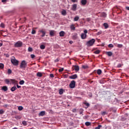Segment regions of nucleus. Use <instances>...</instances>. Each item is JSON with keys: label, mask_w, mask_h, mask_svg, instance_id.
Wrapping results in <instances>:
<instances>
[{"label": "nucleus", "mask_w": 129, "mask_h": 129, "mask_svg": "<svg viewBox=\"0 0 129 129\" xmlns=\"http://www.w3.org/2000/svg\"><path fill=\"white\" fill-rule=\"evenodd\" d=\"M27 66H28V62L26 60H23L20 63V68L21 69H26Z\"/></svg>", "instance_id": "1"}, {"label": "nucleus", "mask_w": 129, "mask_h": 129, "mask_svg": "<svg viewBox=\"0 0 129 129\" xmlns=\"http://www.w3.org/2000/svg\"><path fill=\"white\" fill-rule=\"evenodd\" d=\"M95 43V39L93 38L91 40L88 41L86 43V45L88 46V47H91V46H93Z\"/></svg>", "instance_id": "2"}, {"label": "nucleus", "mask_w": 129, "mask_h": 129, "mask_svg": "<svg viewBox=\"0 0 129 129\" xmlns=\"http://www.w3.org/2000/svg\"><path fill=\"white\" fill-rule=\"evenodd\" d=\"M23 46V42L18 41L14 44L15 48H21Z\"/></svg>", "instance_id": "3"}, {"label": "nucleus", "mask_w": 129, "mask_h": 129, "mask_svg": "<svg viewBox=\"0 0 129 129\" xmlns=\"http://www.w3.org/2000/svg\"><path fill=\"white\" fill-rule=\"evenodd\" d=\"M76 84V82L75 81L73 80L71 82V83L69 85V87L71 89H73L75 88V85Z\"/></svg>", "instance_id": "4"}, {"label": "nucleus", "mask_w": 129, "mask_h": 129, "mask_svg": "<svg viewBox=\"0 0 129 129\" xmlns=\"http://www.w3.org/2000/svg\"><path fill=\"white\" fill-rule=\"evenodd\" d=\"M11 63H12L14 66H18V65H19V60L16 59H12Z\"/></svg>", "instance_id": "5"}, {"label": "nucleus", "mask_w": 129, "mask_h": 129, "mask_svg": "<svg viewBox=\"0 0 129 129\" xmlns=\"http://www.w3.org/2000/svg\"><path fill=\"white\" fill-rule=\"evenodd\" d=\"M71 10L73 12H76L77 11V4H74L72 6Z\"/></svg>", "instance_id": "6"}, {"label": "nucleus", "mask_w": 129, "mask_h": 129, "mask_svg": "<svg viewBox=\"0 0 129 129\" xmlns=\"http://www.w3.org/2000/svg\"><path fill=\"white\" fill-rule=\"evenodd\" d=\"M76 78H78V76H77V74H75L70 76V79H76Z\"/></svg>", "instance_id": "7"}, {"label": "nucleus", "mask_w": 129, "mask_h": 129, "mask_svg": "<svg viewBox=\"0 0 129 129\" xmlns=\"http://www.w3.org/2000/svg\"><path fill=\"white\" fill-rule=\"evenodd\" d=\"M78 38V34L77 33H75L73 36H72V39L73 40H77Z\"/></svg>", "instance_id": "8"}, {"label": "nucleus", "mask_w": 129, "mask_h": 129, "mask_svg": "<svg viewBox=\"0 0 129 129\" xmlns=\"http://www.w3.org/2000/svg\"><path fill=\"white\" fill-rule=\"evenodd\" d=\"M54 32H55V31L54 30L49 31V36L50 37H54V35H55V33H54Z\"/></svg>", "instance_id": "9"}, {"label": "nucleus", "mask_w": 129, "mask_h": 129, "mask_svg": "<svg viewBox=\"0 0 129 129\" xmlns=\"http://www.w3.org/2000/svg\"><path fill=\"white\" fill-rule=\"evenodd\" d=\"M81 4L82 6H85L87 4V0H81Z\"/></svg>", "instance_id": "10"}, {"label": "nucleus", "mask_w": 129, "mask_h": 129, "mask_svg": "<svg viewBox=\"0 0 129 129\" xmlns=\"http://www.w3.org/2000/svg\"><path fill=\"white\" fill-rule=\"evenodd\" d=\"M40 33H41L42 34L41 35V37L43 38L44 36L46 35V32L43 30H40Z\"/></svg>", "instance_id": "11"}, {"label": "nucleus", "mask_w": 129, "mask_h": 129, "mask_svg": "<svg viewBox=\"0 0 129 129\" xmlns=\"http://www.w3.org/2000/svg\"><path fill=\"white\" fill-rule=\"evenodd\" d=\"M81 37V39H82L83 40H84V39H86V37H87V35L84 33H82Z\"/></svg>", "instance_id": "12"}, {"label": "nucleus", "mask_w": 129, "mask_h": 129, "mask_svg": "<svg viewBox=\"0 0 129 129\" xmlns=\"http://www.w3.org/2000/svg\"><path fill=\"white\" fill-rule=\"evenodd\" d=\"M15 118L17 119V120H19V119H21L22 118V115H16L15 116Z\"/></svg>", "instance_id": "13"}, {"label": "nucleus", "mask_w": 129, "mask_h": 129, "mask_svg": "<svg viewBox=\"0 0 129 129\" xmlns=\"http://www.w3.org/2000/svg\"><path fill=\"white\" fill-rule=\"evenodd\" d=\"M2 90H3L5 92H6V91H8V87L7 86H3L2 88Z\"/></svg>", "instance_id": "14"}, {"label": "nucleus", "mask_w": 129, "mask_h": 129, "mask_svg": "<svg viewBox=\"0 0 129 129\" xmlns=\"http://www.w3.org/2000/svg\"><path fill=\"white\" fill-rule=\"evenodd\" d=\"M64 35H65V32L61 31L59 32V37H64Z\"/></svg>", "instance_id": "15"}, {"label": "nucleus", "mask_w": 129, "mask_h": 129, "mask_svg": "<svg viewBox=\"0 0 129 129\" xmlns=\"http://www.w3.org/2000/svg\"><path fill=\"white\" fill-rule=\"evenodd\" d=\"M74 67H75V71H77V72H78V71H79V66L75 65V66H74Z\"/></svg>", "instance_id": "16"}, {"label": "nucleus", "mask_w": 129, "mask_h": 129, "mask_svg": "<svg viewBox=\"0 0 129 129\" xmlns=\"http://www.w3.org/2000/svg\"><path fill=\"white\" fill-rule=\"evenodd\" d=\"M103 25L104 27V29H106L107 28H108V27H109V26L108 25V24L106 23H104Z\"/></svg>", "instance_id": "17"}, {"label": "nucleus", "mask_w": 129, "mask_h": 129, "mask_svg": "<svg viewBox=\"0 0 129 129\" xmlns=\"http://www.w3.org/2000/svg\"><path fill=\"white\" fill-rule=\"evenodd\" d=\"M106 54H107V56H108L109 57H111V55H112V52H111V51H107L106 52Z\"/></svg>", "instance_id": "18"}, {"label": "nucleus", "mask_w": 129, "mask_h": 129, "mask_svg": "<svg viewBox=\"0 0 129 129\" xmlns=\"http://www.w3.org/2000/svg\"><path fill=\"white\" fill-rule=\"evenodd\" d=\"M45 111H42L39 113V115H40V116H44V115H45Z\"/></svg>", "instance_id": "19"}, {"label": "nucleus", "mask_w": 129, "mask_h": 129, "mask_svg": "<svg viewBox=\"0 0 129 129\" xmlns=\"http://www.w3.org/2000/svg\"><path fill=\"white\" fill-rule=\"evenodd\" d=\"M102 73V71H101V70L98 69L97 70V74H98V75H100Z\"/></svg>", "instance_id": "20"}, {"label": "nucleus", "mask_w": 129, "mask_h": 129, "mask_svg": "<svg viewBox=\"0 0 129 129\" xmlns=\"http://www.w3.org/2000/svg\"><path fill=\"white\" fill-rule=\"evenodd\" d=\"M11 90L12 91V92H14V91L17 90V87H16V86H14L12 88H11Z\"/></svg>", "instance_id": "21"}, {"label": "nucleus", "mask_w": 129, "mask_h": 129, "mask_svg": "<svg viewBox=\"0 0 129 129\" xmlns=\"http://www.w3.org/2000/svg\"><path fill=\"white\" fill-rule=\"evenodd\" d=\"M63 92H64V90H63V89H60L59 90V94L60 95H62Z\"/></svg>", "instance_id": "22"}, {"label": "nucleus", "mask_w": 129, "mask_h": 129, "mask_svg": "<svg viewBox=\"0 0 129 129\" xmlns=\"http://www.w3.org/2000/svg\"><path fill=\"white\" fill-rule=\"evenodd\" d=\"M61 15L62 16H66V15H67L66 10H62V11H61Z\"/></svg>", "instance_id": "23"}, {"label": "nucleus", "mask_w": 129, "mask_h": 129, "mask_svg": "<svg viewBox=\"0 0 129 129\" xmlns=\"http://www.w3.org/2000/svg\"><path fill=\"white\" fill-rule=\"evenodd\" d=\"M125 119H126V118L125 116H121V118H120L121 121H124Z\"/></svg>", "instance_id": "24"}, {"label": "nucleus", "mask_w": 129, "mask_h": 129, "mask_svg": "<svg viewBox=\"0 0 129 129\" xmlns=\"http://www.w3.org/2000/svg\"><path fill=\"white\" fill-rule=\"evenodd\" d=\"M82 68H83V69H88V68H89V67L87 65H83Z\"/></svg>", "instance_id": "25"}, {"label": "nucleus", "mask_w": 129, "mask_h": 129, "mask_svg": "<svg viewBox=\"0 0 129 129\" xmlns=\"http://www.w3.org/2000/svg\"><path fill=\"white\" fill-rule=\"evenodd\" d=\"M5 81L6 84H10V83L11 82L10 80L8 79H5Z\"/></svg>", "instance_id": "26"}, {"label": "nucleus", "mask_w": 129, "mask_h": 129, "mask_svg": "<svg viewBox=\"0 0 129 129\" xmlns=\"http://www.w3.org/2000/svg\"><path fill=\"white\" fill-rule=\"evenodd\" d=\"M40 48L41 49V50H44V49L46 48V46L44 44H42L40 46Z\"/></svg>", "instance_id": "27"}, {"label": "nucleus", "mask_w": 129, "mask_h": 129, "mask_svg": "<svg viewBox=\"0 0 129 129\" xmlns=\"http://www.w3.org/2000/svg\"><path fill=\"white\" fill-rule=\"evenodd\" d=\"M24 109V107L22 106H18V110H19L20 111H21V110H23V109Z\"/></svg>", "instance_id": "28"}, {"label": "nucleus", "mask_w": 129, "mask_h": 129, "mask_svg": "<svg viewBox=\"0 0 129 129\" xmlns=\"http://www.w3.org/2000/svg\"><path fill=\"white\" fill-rule=\"evenodd\" d=\"M5 65L3 63H0V69H4Z\"/></svg>", "instance_id": "29"}, {"label": "nucleus", "mask_w": 129, "mask_h": 129, "mask_svg": "<svg viewBox=\"0 0 129 129\" xmlns=\"http://www.w3.org/2000/svg\"><path fill=\"white\" fill-rule=\"evenodd\" d=\"M91 125V122H85V125H86L87 126H89V125Z\"/></svg>", "instance_id": "30"}, {"label": "nucleus", "mask_w": 129, "mask_h": 129, "mask_svg": "<svg viewBox=\"0 0 129 129\" xmlns=\"http://www.w3.org/2000/svg\"><path fill=\"white\" fill-rule=\"evenodd\" d=\"M74 21L75 22H77V21H78V20H79V17L78 16H76L75 18H74Z\"/></svg>", "instance_id": "31"}, {"label": "nucleus", "mask_w": 129, "mask_h": 129, "mask_svg": "<svg viewBox=\"0 0 129 129\" xmlns=\"http://www.w3.org/2000/svg\"><path fill=\"white\" fill-rule=\"evenodd\" d=\"M37 76H38V77H42V75L40 72H38L37 73Z\"/></svg>", "instance_id": "32"}, {"label": "nucleus", "mask_w": 129, "mask_h": 129, "mask_svg": "<svg viewBox=\"0 0 129 129\" xmlns=\"http://www.w3.org/2000/svg\"><path fill=\"white\" fill-rule=\"evenodd\" d=\"M94 54H99V53H100V50L99 49H98L97 50H95L94 52Z\"/></svg>", "instance_id": "33"}, {"label": "nucleus", "mask_w": 129, "mask_h": 129, "mask_svg": "<svg viewBox=\"0 0 129 129\" xmlns=\"http://www.w3.org/2000/svg\"><path fill=\"white\" fill-rule=\"evenodd\" d=\"M10 82H12L13 84L16 83V80L15 79H10Z\"/></svg>", "instance_id": "34"}, {"label": "nucleus", "mask_w": 129, "mask_h": 129, "mask_svg": "<svg viewBox=\"0 0 129 129\" xmlns=\"http://www.w3.org/2000/svg\"><path fill=\"white\" fill-rule=\"evenodd\" d=\"M8 75L12 74V70H11L10 69H9L8 70Z\"/></svg>", "instance_id": "35"}, {"label": "nucleus", "mask_w": 129, "mask_h": 129, "mask_svg": "<svg viewBox=\"0 0 129 129\" xmlns=\"http://www.w3.org/2000/svg\"><path fill=\"white\" fill-rule=\"evenodd\" d=\"M24 83H25V81H24V80H21L19 82V84L20 85H23V84H24Z\"/></svg>", "instance_id": "36"}, {"label": "nucleus", "mask_w": 129, "mask_h": 129, "mask_svg": "<svg viewBox=\"0 0 129 129\" xmlns=\"http://www.w3.org/2000/svg\"><path fill=\"white\" fill-rule=\"evenodd\" d=\"M71 30H73V31H75V26L74 25H72L71 26Z\"/></svg>", "instance_id": "37"}, {"label": "nucleus", "mask_w": 129, "mask_h": 129, "mask_svg": "<svg viewBox=\"0 0 129 129\" xmlns=\"http://www.w3.org/2000/svg\"><path fill=\"white\" fill-rule=\"evenodd\" d=\"M100 127H102V125L99 124L98 126L95 128V129H100Z\"/></svg>", "instance_id": "38"}, {"label": "nucleus", "mask_w": 129, "mask_h": 129, "mask_svg": "<svg viewBox=\"0 0 129 129\" xmlns=\"http://www.w3.org/2000/svg\"><path fill=\"white\" fill-rule=\"evenodd\" d=\"M84 104H85V105L87 106V107H89V106H90V104H89V103L85 102V103H84Z\"/></svg>", "instance_id": "39"}, {"label": "nucleus", "mask_w": 129, "mask_h": 129, "mask_svg": "<svg viewBox=\"0 0 129 129\" xmlns=\"http://www.w3.org/2000/svg\"><path fill=\"white\" fill-rule=\"evenodd\" d=\"M63 71H64V68H62L58 70V72H59V73H61V72H63Z\"/></svg>", "instance_id": "40"}, {"label": "nucleus", "mask_w": 129, "mask_h": 129, "mask_svg": "<svg viewBox=\"0 0 129 129\" xmlns=\"http://www.w3.org/2000/svg\"><path fill=\"white\" fill-rule=\"evenodd\" d=\"M122 46H123L122 44H118L117 45V47L118 48H122Z\"/></svg>", "instance_id": "41"}, {"label": "nucleus", "mask_w": 129, "mask_h": 129, "mask_svg": "<svg viewBox=\"0 0 129 129\" xmlns=\"http://www.w3.org/2000/svg\"><path fill=\"white\" fill-rule=\"evenodd\" d=\"M5 113V111L4 109H1L0 110V114H4Z\"/></svg>", "instance_id": "42"}, {"label": "nucleus", "mask_w": 129, "mask_h": 129, "mask_svg": "<svg viewBox=\"0 0 129 129\" xmlns=\"http://www.w3.org/2000/svg\"><path fill=\"white\" fill-rule=\"evenodd\" d=\"M108 48H113V44H109L108 45Z\"/></svg>", "instance_id": "43"}, {"label": "nucleus", "mask_w": 129, "mask_h": 129, "mask_svg": "<svg viewBox=\"0 0 129 129\" xmlns=\"http://www.w3.org/2000/svg\"><path fill=\"white\" fill-rule=\"evenodd\" d=\"M33 51V48L32 47H28V52H32Z\"/></svg>", "instance_id": "44"}, {"label": "nucleus", "mask_w": 129, "mask_h": 129, "mask_svg": "<svg viewBox=\"0 0 129 129\" xmlns=\"http://www.w3.org/2000/svg\"><path fill=\"white\" fill-rule=\"evenodd\" d=\"M101 16L103 17L104 18H105L106 17V14H105V13H103L101 14Z\"/></svg>", "instance_id": "45"}, {"label": "nucleus", "mask_w": 129, "mask_h": 129, "mask_svg": "<svg viewBox=\"0 0 129 129\" xmlns=\"http://www.w3.org/2000/svg\"><path fill=\"white\" fill-rule=\"evenodd\" d=\"M22 124H23V125H27V121H22Z\"/></svg>", "instance_id": "46"}, {"label": "nucleus", "mask_w": 129, "mask_h": 129, "mask_svg": "<svg viewBox=\"0 0 129 129\" xmlns=\"http://www.w3.org/2000/svg\"><path fill=\"white\" fill-rule=\"evenodd\" d=\"M31 34H32V35H35V34H36V30L33 29Z\"/></svg>", "instance_id": "47"}, {"label": "nucleus", "mask_w": 129, "mask_h": 129, "mask_svg": "<svg viewBox=\"0 0 129 129\" xmlns=\"http://www.w3.org/2000/svg\"><path fill=\"white\" fill-rule=\"evenodd\" d=\"M72 112L75 113L77 112V109H76V108L73 109L72 110Z\"/></svg>", "instance_id": "48"}, {"label": "nucleus", "mask_w": 129, "mask_h": 129, "mask_svg": "<svg viewBox=\"0 0 129 129\" xmlns=\"http://www.w3.org/2000/svg\"><path fill=\"white\" fill-rule=\"evenodd\" d=\"M30 57L32 58V59H34V58L36 57V55H35V54H31Z\"/></svg>", "instance_id": "49"}, {"label": "nucleus", "mask_w": 129, "mask_h": 129, "mask_svg": "<svg viewBox=\"0 0 129 129\" xmlns=\"http://www.w3.org/2000/svg\"><path fill=\"white\" fill-rule=\"evenodd\" d=\"M83 113V109L81 108L80 111V114H82Z\"/></svg>", "instance_id": "50"}, {"label": "nucleus", "mask_w": 129, "mask_h": 129, "mask_svg": "<svg viewBox=\"0 0 129 129\" xmlns=\"http://www.w3.org/2000/svg\"><path fill=\"white\" fill-rule=\"evenodd\" d=\"M1 28H5V24H4V23H1Z\"/></svg>", "instance_id": "51"}, {"label": "nucleus", "mask_w": 129, "mask_h": 129, "mask_svg": "<svg viewBox=\"0 0 129 129\" xmlns=\"http://www.w3.org/2000/svg\"><path fill=\"white\" fill-rule=\"evenodd\" d=\"M86 21H87V22H90V21H91V18H88L86 19Z\"/></svg>", "instance_id": "52"}, {"label": "nucleus", "mask_w": 129, "mask_h": 129, "mask_svg": "<svg viewBox=\"0 0 129 129\" xmlns=\"http://www.w3.org/2000/svg\"><path fill=\"white\" fill-rule=\"evenodd\" d=\"M72 3H78V0H71Z\"/></svg>", "instance_id": "53"}, {"label": "nucleus", "mask_w": 129, "mask_h": 129, "mask_svg": "<svg viewBox=\"0 0 129 129\" xmlns=\"http://www.w3.org/2000/svg\"><path fill=\"white\" fill-rule=\"evenodd\" d=\"M117 68H120V67H121V64L119 63L117 66Z\"/></svg>", "instance_id": "54"}, {"label": "nucleus", "mask_w": 129, "mask_h": 129, "mask_svg": "<svg viewBox=\"0 0 129 129\" xmlns=\"http://www.w3.org/2000/svg\"><path fill=\"white\" fill-rule=\"evenodd\" d=\"M106 113V111H103V112H102L101 114H102V115H105Z\"/></svg>", "instance_id": "55"}, {"label": "nucleus", "mask_w": 129, "mask_h": 129, "mask_svg": "<svg viewBox=\"0 0 129 129\" xmlns=\"http://www.w3.org/2000/svg\"><path fill=\"white\" fill-rule=\"evenodd\" d=\"M5 55L6 57H7V58H9V57H10V54H8V53L5 54Z\"/></svg>", "instance_id": "56"}, {"label": "nucleus", "mask_w": 129, "mask_h": 129, "mask_svg": "<svg viewBox=\"0 0 129 129\" xmlns=\"http://www.w3.org/2000/svg\"><path fill=\"white\" fill-rule=\"evenodd\" d=\"M58 61H59V59L58 58H57V59H55L54 61L56 63V62H58Z\"/></svg>", "instance_id": "57"}, {"label": "nucleus", "mask_w": 129, "mask_h": 129, "mask_svg": "<svg viewBox=\"0 0 129 129\" xmlns=\"http://www.w3.org/2000/svg\"><path fill=\"white\" fill-rule=\"evenodd\" d=\"M50 77H51V78H53L54 77V75L53 74H50Z\"/></svg>", "instance_id": "58"}, {"label": "nucleus", "mask_w": 129, "mask_h": 129, "mask_svg": "<svg viewBox=\"0 0 129 129\" xmlns=\"http://www.w3.org/2000/svg\"><path fill=\"white\" fill-rule=\"evenodd\" d=\"M84 34H86H86H87V30H85L84 31Z\"/></svg>", "instance_id": "59"}, {"label": "nucleus", "mask_w": 129, "mask_h": 129, "mask_svg": "<svg viewBox=\"0 0 129 129\" xmlns=\"http://www.w3.org/2000/svg\"><path fill=\"white\" fill-rule=\"evenodd\" d=\"M115 101H116V102H118V100L117 99V98H115Z\"/></svg>", "instance_id": "60"}, {"label": "nucleus", "mask_w": 129, "mask_h": 129, "mask_svg": "<svg viewBox=\"0 0 129 129\" xmlns=\"http://www.w3.org/2000/svg\"><path fill=\"white\" fill-rule=\"evenodd\" d=\"M69 43H70V44H73V41L70 40V41H69Z\"/></svg>", "instance_id": "61"}, {"label": "nucleus", "mask_w": 129, "mask_h": 129, "mask_svg": "<svg viewBox=\"0 0 129 129\" xmlns=\"http://www.w3.org/2000/svg\"><path fill=\"white\" fill-rule=\"evenodd\" d=\"M126 10H127V11H129V7H125Z\"/></svg>", "instance_id": "62"}, {"label": "nucleus", "mask_w": 129, "mask_h": 129, "mask_svg": "<svg viewBox=\"0 0 129 129\" xmlns=\"http://www.w3.org/2000/svg\"><path fill=\"white\" fill-rule=\"evenodd\" d=\"M17 88H21V86H19L18 85H17Z\"/></svg>", "instance_id": "63"}, {"label": "nucleus", "mask_w": 129, "mask_h": 129, "mask_svg": "<svg viewBox=\"0 0 129 129\" xmlns=\"http://www.w3.org/2000/svg\"><path fill=\"white\" fill-rule=\"evenodd\" d=\"M101 32H98L97 33V35H101Z\"/></svg>", "instance_id": "64"}]
</instances>
